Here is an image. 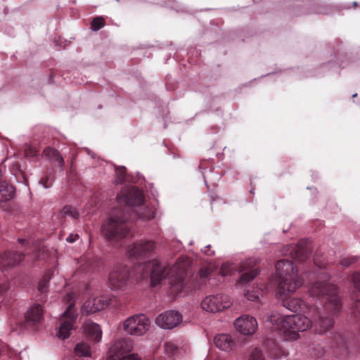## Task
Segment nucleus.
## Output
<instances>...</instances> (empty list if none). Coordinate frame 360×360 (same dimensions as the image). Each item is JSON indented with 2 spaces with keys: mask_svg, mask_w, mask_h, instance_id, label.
I'll return each mask as SVG.
<instances>
[{
  "mask_svg": "<svg viewBox=\"0 0 360 360\" xmlns=\"http://www.w3.org/2000/svg\"><path fill=\"white\" fill-rule=\"evenodd\" d=\"M233 270V268L231 266V265L228 264H224L221 266L220 269V274L222 276H226L228 274H230L231 272Z\"/></svg>",
  "mask_w": 360,
  "mask_h": 360,
  "instance_id": "obj_37",
  "label": "nucleus"
},
{
  "mask_svg": "<svg viewBox=\"0 0 360 360\" xmlns=\"http://www.w3.org/2000/svg\"><path fill=\"white\" fill-rule=\"evenodd\" d=\"M84 330L94 341L99 342L101 340L102 330L98 324L91 321H86L84 324Z\"/></svg>",
  "mask_w": 360,
  "mask_h": 360,
  "instance_id": "obj_21",
  "label": "nucleus"
},
{
  "mask_svg": "<svg viewBox=\"0 0 360 360\" xmlns=\"http://www.w3.org/2000/svg\"><path fill=\"white\" fill-rule=\"evenodd\" d=\"M43 153L49 159L58 162L60 167H63L64 164V160L56 149L47 147L44 150Z\"/></svg>",
  "mask_w": 360,
  "mask_h": 360,
  "instance_id": "obj_23",
  "label": "nucleus"
},
{
  "mask_svg": "<svg viewBox=\"0 0 360 360\" xmlns=\"http://www.w3.org/2000/svg\"><path fill=\"white\" fill-rule=\"evenodd\" d=\"M231 302L227 295H212L206 297L201 302V307L212 313L218 312L229 308Z\"/></svg>",
  "mask_w": 360,
  "mask_h": 360,
  "instance_id": "obj_12",
  "label": "nucleus"
},
{
  "mask_svg": "<svg viewBox=\"0 0 360 360\" xmlns=\"http://www.w3.org/2000/svg\"><path fill=\"white\" fill-rule=\"evenodd\" d=\"M353 283L354 287L360 290V272L354 274Z\"/></svg>",
  "mask_w": 360,
  "mask_h": 360,
  "instance_id": "obj_38",
  "label": "nucleus"
},
{
  "mask_svg": "<svg viewBox=\"0 0 360 360\" xmlns=\"http://www.w3.org/2000/svg\"><path fill=\"white\" fill-rule=\"evenodd\" d=\"M313 247L309 240H300L296 245H288L283 248V253L289 255L292 259L304 262L312 253Z\"/></svg>",
  "mask_w": 360,
  "mask_h": 360,
  "instance_id": "obj_9",
  "label": "nucleus"
},
{
  "mask_svg": "<svg viewBox=\"0 0 360 360\" xmlns=\"http://www.w3.org/2000/svg\"><path fill=\"white\" fill-rule=\"evenodd\" d=\"M182 320L180 313L175 311H167L160 314L155 320L156 324L164 329H172L176 327Z\"/></svg>",
  "mask_w": 360,
  "mask_h": 360,
  "instance_id": "obj_13",
  "label": "nucleus"
},
{
  "mask_svg": "<svg viewBox=\"0 0 360 360\" xmlns=\"http://www.w3.org/2000/svg\"><path fill=\"white\" fill-rule=\"evenodd\" d=\"M105 25V20L102 17H96L93 19L91 28L94 31H98Z\"/></svg>",
  "mask_w": 360,
  "mask_h": 360,
  "instance_id": "obj_30",
  "label": "nucleus"
},
{
  "mask_svg": "<svg viewBox=\"0 0 360 360\" xmlns=\"http://www.w3.org/2000/svg\"><path fill=\"white\" fill-rule=\"evenodd\" d=\"M15 195V188L6 181H0V202L11 200Z\"/></svg>",
  "mask_w": 360,
  "mask_h": 360,
  "instance_id": "obj_22",
  "label": "nucleus"
},
{
  "mask_svg": "<svg viewBox=\"0 0 360 360\" xmlns=\"http://www.w3.org/2000/svg\"><path fill=\"white\" fill-rule=\"evenodd\" d=\"M279 278L277 293L285 296L294 292L302 285V279L297 274V267L286 259L278 261L275 265Z\"/></svg>",
  "mask_w": 360,
  "mask_h": 360,
  "instance_id": "obj_4",
  "label": "nucleus"
},
{
  "mask_svg": "<svg viewBox=\"0 0 360 360\" xmlns=\"http://www.w3.org/2000/svg\"><path fill=\"white\" fill-rule=\"evenodd\" d=\"M283 306L291 311H298L301 309V301L295 298L283 300Z\"/></svg>",
  "mask_w": 360,
  "mask_h": 360,
  "instance_id": "obj_25",
  "label": "nucleus"
},
{
  "mask_svg": "<svg viewBox=\"0 0 360 360\" xmlns=\"http://www.w3.org/2000/svg\"><path fill=\"white\" fill-rule=\"evenodd\" d=\"M236 330L243 335H252L257 328V320L249 315H243L234 323Z\"/></svg>",
  "mask_w": 360,
  "mask_h": 360,
  "instance_id": "obj_17",
  "label": "nucleus"
},
{
  "mask_svg": "<svg viewBox=\"0 0 360 360\" xmlns=\"http://www.w3.org/2000/svg\"><path fill=\"white\" fill-rule=\"evenodd\" d=\"M53 181V176L51 173H46L44 176H42L39 181L40 184H41L44 188H49L52 186Z\"/></svg>",
  "mask_w": 360,
  "mask_h": 360,
  "instance_id": "obj_27",
  "label": "nucleus"
},
{
  "mask_svg": "<svg viewBox=\"0 0 360 360\" xmlns=\"http://www.w3.org/2000/svg\"><path fill=\"white\" fill-rule=\"evenodd\" d=\"M38 150L33 146H27L25 148V155L27 158H34L37 156Z\"/></svg>",
  "mask_w": 360,
  "mask_h": 360,
  "instance_id": "obj_33",
  "label": "nucleus"
},
{
  "mask_svg": "<svg viewBox=\"0 0 360 360\" xmlns=\"http://www.w3.org/2000/svg\"><path fill=\"white\" fill-rule=\"evenodd\" d=\"M214 344L217 347L223 351H231L236 346L231 336L228 334H219L214 337Z\"/></svg>",
  "mask_w": 360,
  "mask_h": 360,
  "instance_id": "obj_20",
  "label": "nucleus"
},
{
  "mask_svg": "<svg viewBox=\"0 0 360 360\" xmlns=\"http://www.w3.org/2000/svg\"><path fill=\"white\" fill-rule=\"evenodd\" d=\"M75 354L79 357L90 356L91 349L89 345L85 342H79L75 347Z\"/></svg>",
  "mask_w": 360,
  "mask_h": 360,
  "instance_id": "obj_26",
  "label": "nucleus"
},
{
  "mask_svg": "<svg viewBox=\"0 0 360 360\" xmlns=\"http://www.w3.org/2000/svg\"><path fill=\"white\" fill-rule=\"evenodd\" d=\"M79 238V235L78 234H72L71 233L68 238H67V241L68 242H70V243H73L75 242L77 238Z\"/></svg>",
  "mask_w": 360,
  "mask_h": 360,
  "instance_id": "obj_41",
  "label": "nucleus"
},
{
  "mask_svg": "<svg viewBox=\"0 0 360 360\" xmlns=\"http://www.w3.org/2000/svg\"><path fill=\"white\" fill-rule=\"evenodd\" d=\"M49 279L50 276L46 274L45 276L39 281L38 285V290L41 292H46L47 291V283L49 281Z\"/></svg>",
  "mask_w": 360,
  "mask_h": 360,
  "instance_id": "obj_32",
  "label": "nucleus"
},
{
  "mask_svg": "<svg viewBox=\"0 0 360 360\" xmlns=\"http://www.w3.org/2000/svg\"><path fill=\"white\" fill-rule=\"evenodd\" d=\"M133 347L131 338L117 339L109 347L106 360H141L138 354H130Z\"/></svg>",
  "mask_w": 360,
  "mask_h": 360,
  "instance_id": "obj_5",
  "label": "nucleus"
},
{
  "mask_svg": "<svg viewBox=\"0 0 360 360\" xmlns=\"http://www.w3.org/2000/svg\"><path fill=\"white\" fill-rule=\"evenodd\" d=\"M357 96V94H354L352 97L354 98V97H356Z\"/></svg>",
  "mask_w": 360,
  "mask_h": 360,
  "instance_id": "obj_44",
  "label": "nucleus"
},
{
  "mask_svg": "<svg viewBox=\"0 0 360 360\" xmlns=\"http://www.w3.org/2000/svg\"><path fill=\"white\" fill-rule=\"evenodd\" d=\"M117 200L120 207L113 208L109 217L114 225H122L134 219L147 221L155 217V207L144 204L143 194L136 186L123 187Z\"/></svg>",
  "mask_w": 360,
  "mask_h": 360,
  "instance_id": "obj_1",
  "label": "nucleus"
},
{
  "mask_svg": "<svg viewBox=\"0 0 360 360\" xmlns=\"http://www.w3.org/2000/svg\"><path fill=\"white\" fill-rule=\"evenodd\" d=\"M212 274V270L210 268H202L199 271V276L202 283H204Z\"/></svg>",
  "mask_w": 360,
  "mask_h": 360,
  "instance_id": "obj_35",
  "label": "nucleus"
},
{
  "mask_svg": "<svg viewBox=\"0 0 360 360\" xmlns=\"http://www.w3.org/2000/svg\"><path fill=\"white\" fill-rule=\"evenodd\" d=\"M359 259H360V257H357V256L347 257H345L342 259H341L340 264L345 267H347V266H350L351 264L357 262Z\"/></svg>",
  "mask_w": 360,
  "mask_h": 360,
  "instance_id": "obj_31",
  "label": "nucleus"
},
{
  "mask_svg": "<svg viewBox=\"0 0 360 360\" xmlns=\"http://www.w3.org/2000/svg\"><path fill=\"white\" fill-rule=\"evenodd\" d=\"M77 314L72 303L70 304L66 311L60 316V325L58 328L56 335L61 340H65L70 336L71 331L75 329Z\"/></svg>",
  "mask_w": 360,
  "mask_h": 360,
  "instance_id": "obj_7",
  "label": "nucleus"
},
{
  "mask_svg": "<svg viewBox=\"0 0 360 360\" xmlns=\"http://www.w3.org/2000/svg\"><path fill=\"white\" fill-rule=\"evenodd\" d=\"M7 290L6 286L5 285H0V294L5 292Z\"/></svg>",
  "mask_w": 360,
  "mask_h": 360,
  "instance_id": "obj_43",
  "label": "nucleus"
},
{
  "mask_svg": "<svg viewBox=\"0 0 360 360\" xmlns=\"http://www.w3.org/2000/svg\"><path fill=\"white\" fill-rule=\"evenodd\" d=\"M47 255L46 250L42 247L38 250L37 252H35L34 259L36 261L40 259H44Z\"/></svg>",
  "mask_w": 360,
  "mask_h": 360,
  "instance_id": "obj_36",
  "label": "nucleus"
},
{
  "mask_svg": "<svg viewBox=\"0 0 360 360\" xmlns=\"http://www.w3.org/2000/svg\"><path fill=\"white\" fill-rule=\"evenodd\" d=\"M312 326L311 321L302 314L285 316L279 321L280 328L284 333H288L292 339H297L299 332H303Z\"/></svg>",
  "mask_w": 360,
  "mask_h": 360,
  "instance_id": "obj_6",
  "label": "nucleus"
},
{
  "mask_svg": "<svg viewBox=\"0 0 360 360\" xmlns=\"http://www.w3.org/2000/svg\"><path fill=\"white\" fill-rule=\"evenodd\" d=\"M249 360H264V357L261 350L255 348L251 353Z\"/></svg>",
  "mask_w": 360,
  "mask_h": 360,
  "instance_id": "obj_34",
  "label": "nucleus"
},
{
  "mask_svg": "<svg viewBox=\"0 0 360 360\" xmlns=\"http://www.w3.org/2000/svg\"><path fill=\"white\" fill-rule=\"evenodd\" d=\"M101 232L109 241H118L127 237L130 232L128 226H102Z\"/></svg>",
  "mask_w": 360,
  "mask_h": 360,
  "instance_id": "obj_19",
  "label": "nucleus"
},
{
  "mask_svg": "<svg viewBox=\"0 0 360 360\" xmlns=\"http://www.w3.org/2000/svg\"><path fill=\"white\" fill-rule=\"evenodd\" d=\"M245 296L248 300H251V301H256L259 299L258 295H256V294L252 293V292H249L245 293Z\"/></svg>",
  "mask_w": 360,
  "mask_h": 360,
  "instance_id": "obj_40",
  "label": "nucleus"
},
{
  "mask_svg": "<svg viewBox=\"0 0 360 360\" xmlns=\"http://www.w3.org/2000/svg\"><path fill=\"white\" fill-rule=\"evenodd\" d=\"M129 272L126 266L117 265L110 271L108 276V283L112 290H123L127 284Z\"/></svg>",
  "mask_w": 360,
  "mask_h": 360,
  "instance_id": "obj_11",
  "label": "nucleus"
},
{
  "mask_svg": "<svg viewBox=\"0 0 360 360\" xmlns=\"http://www.w3.org/2000/svg\"><path fill=\"white\" fill-rule=\"evenodd\" d=\"M256 264V260L252 259H247L240 264L238 271L243 273L238 281L239 283H248L259 274V271L255 267Z\"/></svg>",
  "mask_w": 360,
  "mask_h": 360,
  "instance_id": "obj_14",
  "label": "nucleus"
},
{
  "mask_svg": "<svg viewBox=\"0 0 360 360\" xmlns=\"http://www.w3.org/2000/svg\"><path fill=\"white\" fill-rule=\"evenodd\" d=\"M79 216V213L77 209L72 207L71 205H65L58 214V217L60 218L66 219L67 217H70L72 219H78ZM66 221L67 220L65 219L64 222Z\"/></svg>",
  "mask_w": 360,
  "mask_h": 360,
  "instance_id": "obj_24",
  "label": "nucleus"
},
{
  "mask_svg": "<svg viewBox=\"0 0 360 360\" xmlns=\"http://www.w3.org/2000/svg\"><path fill=\"white\" fill-rule=\"evenodd\" d=\"M354 316L360 321V300L355 303V307L353 311Z\"/></svg>",
  "mask_w": 360,
  "mask_h": 360,
  "instance_id": "obj_39",
  "label": "nucleus"
},
{
  "mask_svg": "<svg viewBox=\"0 0 360 360\" xmlns=\"http://www.w3.org/2000/svg\"><path fill=\"white\" fill-rule=\"evenodd\" d=\"M116 184H122L126 179V168L124 167H117L115 169Z\"/></svg>",
  "mask_w": 360,
  "mask_h": 360,
  "instance_id": "obj_28",
  "label": "nucleus"
},
{
  "mask_svg": "<svg viewBox=\"0 0 360 360\" xmlns=\"http://www.w3.org/2000/svg\"><path fill=\"white\" fill-rule=\"evenodd\" d=\"M25 255L16 251L0 253V269L13 268L24 260Z\"/></svg>",
  "mask_w": 360,
  "mask_h": 360,
  "instance_id": "obj_18",
  "label": "nucleus"
},
{
  "mask_svg": "<svg viewBox=\"0 0 360 360\" xmlns=\"http://www.w3.org/2000/svg\"><path fill=\"white\" fill-rule=\"evenodd\" d=\"M25 325L33 329H37L43 320V309L39 304H33L25 315Z\"/></svg>",
  "mask_w": 360,
  "mask_h": 360,
  "instance_id": "obj_16",
  "label": "nucleus"
},
{
  "mask_svg": "<svg viewBox=\"0 0 360 360\" xmlns=\"http://www.w3.org/2000/svg\"><path fill=\"white\" fill-rule=\"evenodd\" d=\"M150 320L144 314H136L126 319L123 324L124 330L131 335H142L150 327Z\"/></svg>",
  "mask_w": 360,
  "mask_h": 360,
  "instance_id": "obj_8",
  "label": "nucleus"
},
{
  "mask_svg": "<svg viewBox=\"0 0 360 360\" xmlns=\"http://www.w3.org/2000/svg\"><path fill=\"white\" fill-rule=\"evenodd\" d=\"M18 242L21 244V245H24L25 243H27V240L25 239H23V238H18Z\"/></svg>",
  "mask_w": 360,
  "mask_h": 360,
  "instance_id": "obj_42",
  "label": "nucleus"
},
{
  "mask_svg": "<svg viewBox=\"0 0 360 360\" xmlns=\"http://www.w3.org/2000/svg\"><path fill=\"white\" fill-rule=\"evenodd\" d=\"M165 352L169 356L176 354L179 352L178 347L172 342H166L164 345Z\"/></svg>",
  "mask_w": 360,
  "mask_h": 360,
  "instance_id": "obj_29",
  "label": "nucleus"
},
{
  "mask_svg": "<svg viewBox=\"0 0 360 360\" xmlns=\"http://www.w3.org/2000/svg\"><path fill=\"white\" fill-rule=\"evenodd\" d=\"M309 292L311 296L323 297L326 300L324 308L329 311V314L319 315L315 323L316 330L319 333H324L333 327V316L338 311L340 307L337 288L325 281H317L312 285Z\"/></svg>",
  "mask_w": 360,
  "mask_h": 360,
  "instance_id": "obj_2",
  "label": "nucleus"
},
{
  "mask_svg": "<svg viewBox=\"0 0 360 360\" xmlns=\"http://www.w3.org/2000/svg\"><path fill=\"white\" fill-rule=\"evenodd\" d=\"M110 300L105 296H100L87 300L82 307V313L89 315L105 309Z\"/></svg>",
  "mask_w": 360,
  "mask_h": 360,
  "instance_id": "obj_15",
  "label": "nucleus"
},
{
  "mask_svg": "<svg viewBox=\"0 0 360 360\" xmlns=\"http://www.w3.org/2000/svg\"><path fill=\"white\" fill-rule=\"evenodd\" d=\"M142 278H150L151 285L155 286L160 283L167 276H169V283L174 292H179L185 285L186 272L178 264L169 269L165 264L156 260L147 262L140 266Z\"/></svg>",
  "mask_w": 360,
  "mask_h": 360,
  "instance_id": "obj_3",
  "label": "nucleus"
},
{
  "mask_svg": "<svg viewBox=\"0 0 360 360\" xmlns=\"http://www.w3.org/2000/svg\"><path fill=\"white\" fill-rule=\"evenodd\" d=\"M155 249L154 241L140 240L129 246L127 255L129 258L141 259L151 256Z\"/></svg>",
  "mask_w": 360,
  "mask_h": 360,
  "instance_id": "obj_10",
  "label": "nucleus"
}]
</instances>
